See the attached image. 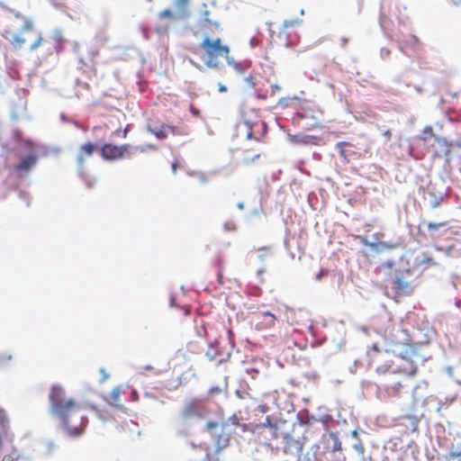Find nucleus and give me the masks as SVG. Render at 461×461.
I'll return each instance as SVG.
<instances>
[{
    "mask_svg": "<svg viewBox=\"0 0 461 461\" xmlns=\"http://www.w3.org/2000/svg\"><path fill=\"white\" fill-rule=\"evenodd\" d=\"M238 131H244L248 140H262L267 133V123L261 121L255 109H247L242 112V121L239 122Z\"/></svg>",
    "mask_w": 461,
    "mask_h": 461,
    "instance_id": "nucleus-4",
    "label": "nucleus"
},
{
    "mask_svg": "<svg viewBox=\"0 0 461 461\" xmlns=\"http://www.w3.org/2000/svg\"><path fill=\"white\" fill-rule=\"evenodd\" d=\"M219 427V424L217 421H212V420H210L208 421L206 424H205V429L207 430H212V429H215Z\"/></svg>",
    "mask_w": 461,
    "mask_h": 461,
    "instance_id": "nucleus-32",
    "label": "nucleus"
},
{
    "mask_svg": "<svg viewBox=\"0 0 461 461\" xmlns=\"http://www.w3.org/2000/svg\"><path fill=\"white\" fill-rule=\"evenodd\" d=\"M158 17L160 19H166V18L172 19V18H174V14L170 9H165L158 14Z\"/></svg>",
    "mask_w": 461,
    "mask_h": 461,
    "instance_id": "nucleus-30",
    "label": "nucleus"
},
{
    "mask_svg": "<svg viewBox=\"0 0 461 461\" xmlns=\"http://www.w3.org/2000/svg\"><path fill=\"white\" fill-rule=\"evenodd\" d=\"M261 316L266 320V327L271 328L275 326L276 321L275 314L270 312H264L261 313Z\"/></svg>",
    "mask_w": 461,
    "mask_h": 461,
    "instance_id": "nucleus-21",
    "label": "nucleus"
},
{
    "mask_svg": "<svg viewBox=\"0 0 461 461\" xmlns=\"http://www.w3.org/2000/svg\"><path fill=\"white\" fill-rule=\"evenodd\" d=\"M201 50L200 56L203 62L208 67L217 68L220 65L221 58H227L230 54V47L222 42V41L213 35L203 37V41L199 44Z\"/></svg>",
    "mask_w": 461,
    "mask_h": 461,
    "instance_id": "nucleus-3",
    "label": "nucleus"
},
{
    "mask_svg": "<svg viewBox=\"0 0 461 461\" xmlns=\"http://www.w3.org/2000/svg\"><path fill=\"white\" fill-rule=\"evenodd\" d=\"M336 147L339 149L340 157L345 160H348V157L354 154L353 151H350L346 149L348 147H353V144H351L350 142L340 141L336 144Z\"/></svg>",
    "mask_w": 461,
    "mask_h": 461,
    "instance_id": "nucleus-17",
    "label": "nucleus"
},
{
    "mask_svg": "<svg viewBox=\"0 0 461 461\" xmlns=\"http://www.w3.org/2000/svg\"><path fill=\"white\" fill-rule=\"evenodd\" d=\"M147 130L158 140H166L168 134L180 135V131L176 127L169 124L162 123L159 127L148 125Z\"/></svg>",
    "mask_w": 461,
    "mask_h": 461,
    "instance_id": "nucleus-10",
    "label": "nucleus"
},
{
    "mask_svg": "<svg viewBox=\"0 0 461 461\" xmlns=\"http://www.w3.org/2000/svg\"><path fill=\"white\" fill-rule=\"evenodd\" d=\"M395 267V262L392 261V260H387L385 262H383L380 266H379V270H386V269H393Z\"/></svg>",
    "mask_w": 461,
    "mask_h": 461,
    "instance_id": "nucleus-29",
    "label": "nucleus"
},
{
    "mask_svg": "<svg viewBox=\"0 0 461 461\" xmlns=\"http://www.w3.org/2000/svg\"><path fill=\"white\" fill-rule=\"evenodd\" d=\"M97 146L92 142H87L80 146L77 157L78 164L83 165L85 158L92 156L96 150Z\"/></svg>",
    "mask_w": 461,
    "mask_h": 461,
    "instance_id": "nucleus-14",
    "label": "nucleus"
},
{
    "mask_svg": "<svg viewBox=\"0 0 461 461\" xmlns=\"http://www.w3.org/2000/svg\"><path fill=\"white\" fill-rule=\"evenodd\" d=\"M419 139L422 141H429L431 139H434L435 142L442 148V150L445 154H448L450 152V144L445 138L437 137L434 133L433 128L431 126H426L423 128L420 136Z\"/></svg>",
    "mask_w": 461,
    "mask_h": 461,
    "instance_id": "nucleus-9",
    "label": "nucleus"
},
{
    "mask_svg": "<svg viewBox=\"0 0 461 461\" xmlns=\"http://www.w3.org/2000/svg\"><path fill=\"white\" fill-rule=\"evenodd\" d=\"M412 276L413 271L409 267L394 270L390 279L391 289L394 298L410 296L413 294L415 285L411 278Z\"/></svg>",
    "mask_w": 461,
    "mask_h": 461,
    "instance_id": "nucleus-5",
    "label": "nucleus"
},
{
    "mask_svg": "<svg viewBox=\"0 0 461 461\" xmlns=\"http://www.w3.org/2000/svg\"><path fill=\"white\" fill-rule=\"evenodd\" d=\"M334 449H335V450H339V449H340V442H338V443L335 445Z\"/></svg>",
    "mask_w": 461,
    "mask_h": 461,
    "instance_id": "nucleus-48",
    "label": "nucleus"
},
{
    "mask_svg": "<svg viewBox=\"0 0 461 461\" xmlns=\"http://www.w3.org/2000/svg\"><path fill=\"white\" fill-rule=\"evenodd\" d=\"M9 428H10V420L6 414V411L3 408L0 407V429H1L4 437L5 438V439L8 442L13 443L14 436V434L8 432Z\"/></svg>",
    "mask_w": 461,
    "mask_h": 461,
    "instance_id": "nucleus-13",
    "label": "nucleus"
},
{
    "mask_svg": "<svg viewBox=\"0 0 461 461\" xmlns=\"http://www.w3.org/2000/svg\"><path fill=\"white\" fill-rule=\"evenodd\" d=\"M135 149L137 150H139L140 152L143 153V152H147L149 150L155 151V150L158 149V147L155 144L148 143V144H145V145H141V146L136 147Z\"/></svg>",
    "mask_w": 461,
    "mask_h": 461,
    "instance_id": "nucleus-27",
    "label": "nucleus"
},
{
    "mask_svg": "<svg viewBox=\"0 0 461 461\" xmlns=\"http://www.w3.org/2000/svg\"><path fill=\"white\" fill-rule=\"evenodd\" d=\"M122 390L120 386L114 387L105 397L106 402L114 407H120V396Z\"/></svg>",
    "mask_w": 461,
    "mask_h": 461,
    "instance_id": "nucleus-16",
    "label": "nucleus"
},
{
    "mask_svg": "<svg viewBox=\"0 0 461 461\" xmlns=\"http://www.w3.org/2000/svg\"><path fill=\"white\" fill-rule=\"evenodd\" d=\"M204 8L206 5H204ZM221 25L218 22L212 21L210 17V12L204 9L197 21L195 35H202L203 37L208 35H213L216 31H221Z\"/></svg>",
    "mask_w": 461,
    "mask_h": 461,
    "instance_id": "nucleus-8",
    "label": "nucleus"
},
{
    "mask_svg": "<svg viewBox=\"0 0 461 461\" xmlns=\"http://www.w3.org/2000/svg\"><path fill=\"white\" fill-rule=\"evenodd\" d=\"M260 157V153H257L255 154L254 156L252 157H248L246 156L244 158H243V161L246 163V164H249V163H251V162H254L255 159L258 158Z\"/></svg>",
    "mask_w": 461,
    "mask_h": 461,
    "instance_id": "nucleus-33",
    "label": "nucleus"
},
{
    "mask_svg": "<svg viewBox=\"0 0 461 461\" xmlns=\"http://www.w3.org/2000/svg\"><path fill=\"white\" fill-rule=\"evenodd\" d=\"M218 90H219L220 93H226L228 89H227V87L224 85L219 83Z\"/></svg>",
    "mask_w": 461,
    "mask_h": 461,
    "instance_id": "nucleus-41",
    "label": "nucleus"
},
{
    "mask_svg": "<svg viewBox=\"0 0 461 461\" xmlns=\"http://www.w3.org/2000/svg\"><path fill=\"white\" fill-rule=\"evenodd\" d=\"M384 136L386 137L387 139H390L391 138V131H386L384 132Z\"/></svg>",
    "mask_w": 461,
    "mask_h": 461,
    "instance_id": "nucleus-46",
    "label": "nucleus"
},
{
    "mask_svg": "<svg viewBox=\"0 0 461 461\" xmlns=\"http://www.w3.org/2000/svg\"><path fill=\"white\" fill-rule=\"evenodd\" d=\"M454 146L458 149H461V138L455 141Z\"/></svg>",
    "mask_w": 461,
    "mask_h": 461,
    "instance_id": "nucleus-43",
    "label": "nucleus"
},
{
    "mask_svg": "<svg viewBox=\"0 0 461 461\" xmlns=\"http://www.w3.org/2000/svg\"><path fill=\"white\" fill-rule=\"evenodd\" d=\"M191 111L194 114H198V111H196L194 107H191Z\"/></svg>",
    "mask_w": 461,
    "mask_h": 461,
    "instance_id": "nucleus-50",
    "label": "nucleus"
},
{
    "mask_svg": "<svg viewBox=\"0 0 461 461\" xmlns=\"http://www.w3.org/2000/svg\"><path fill=\"white\" fill-rule=\"evenodd\" d=\"M174 301H175V300L172 298V299H171V305H173V304H174Z\"/></svg>",
    "mask_w": 461,
    "mask_h": 461,
    "instance_id": "nucleus-52",
    "label": "nucleus"
},
{
    "mask_svg": "<svg viewBox=\"0 0 461 461\" xmlns=\"http://www.w3.org/2000/svg\"><path fill=\"white\" fill-rule=\"evenodd\" d=\"M127 130L124 131V137H126Z\"/></svg>",
    "mask_w": 461,
    "mask_h": 461,
    "instance_id": "nucleus-53",
    "label": "nucleus"
},
{
    "mask_svg": "<svg viewBox=\"0 0 461 461\" xmlns=\"http://www.w3.org/2000/svg\"><path fill=\"white\" fill-rule=\"evenodd\" d=\"M283 452L286 455L299 456L303 451V444L299 439L286 434L283 438Z\"/></svg>",
    "mask_w": 461,
    "mask_h": 461,
    "instance_id": "nucleus-11",
    "label": "nucleus"
},
{
    "mask_svg": "<svg viewBox=\"0 0 461 461\" xmlns=\"http://www.w3.org/2000/svg\"><path fill=\"white\" fill-rule=\"evenodd\" d=\"M132 149L133 148L128 143L122 145L105 143L100 148L99 153L103 159L113 161L130 158Z\"/></svg>",
    "mask_w": 461,
    "mask_h": 461,
    "instance_id": "nucleus-7",
    "label": "nucleus"
},
{
    "mask_svg": "<svg viewBox=\"0 0 461 461\" xmlns=\"http://www.w3.org/2000/svg\"><path fill=\"white\" fill-rule=\"evenodd\" d=\"M32 32V24L30 22H26L23 28V33L30 34Z\"/></svg>",
    "mask_w": 461,
    "mask_h": 461,
    "instance_id": "nucleus-31",
    "label": "nucleus"
},
{
    "mask_svg": "<svg viewBox=\"0 0 461 461\" xmlns=\"http://www.w3.org/2000/svg\"><path fill=\"white\" fill-rule=\"evenodd\" d=\"M371 246L375 247L377 250L393 249L397 247L396 244L388 242H379L377 244H372Z\"/></svg>",
    "mask_w": 461,
    "mask_h": 461,
    "instance_id": "nucleus-24",
    "label": "nucleus"
},
{
    "mask_svg": "<svg viewBox=\"0 0 461 461\" xmlns=\"http://www.w3.org/2000/svg\"><path fill=\"white\" fill-rule=\"evenodd\" d=\"M272 41L280 47H291L294 45L289 38L288 27L285 25L277 33L273 32Z\"/></svg>",
    "mask_w": 461,
    "mask_h": 461,
    "instance_id": "nucleus-12",
    "label": "nucleus"
},
{
    "mask_svg": "<svg viewBox=\"0 0 461 461\" xmlns=\"http://www.w3.org/2000/svg\"><path fill=\"white\" fill-rule=\"evenodd\" d=\"M403 350L395 356V360H390L388 350L383 351L377 343L370 346L366 351L367 365L375 366V373L378 375L389 374L414 376L418 372V366L412 358L418 357V346L415 343L404 342Z\"/></svg>",
    "mask_w": 461,
    "mask_h": 461,
    "instance_id": "nucleus-1",
    "label": "nucleus"
},
{
    "mask_svg": "<svg viewBox=\"0 0 461 461\" xmlns=\"http://www.w3.org/2000/svg\"><path fill=\"white\" fill-rule=\"evenodd\" d=\"M403 387L402 383H395L393 384L387 385L385 387V392L390 397H398L402 393V388Z\"/></svg>",
    "mask_w": 461,
    "mask_h": 461,
    "instance_id": "nucleus-19",
    "label": "nucleus"
},
{
    "mask_svg": "<svg viewBox=\"0 0 461 461\" xmlns=\"http://www.w3.org/2000/svg\"><path fill=\"white\" fill-rule=\"evenodd\" d=\"M221 390L218 387H212L210 389L211 393H219Z\"/></svg>",
    "mask_w": 461,
    "mask_h": 461,
    "instance_id": "nucleus-44",
    "label": "nucleus"
},
{
    "mask_svg": "<svg viewBox=\"0 0 461 461\" xmlns=\"http://www.w3.org/2000/svg\"><path fill=\"white\" fill-rule=\"evenodd\" d=\"M355 447L359 454H364L365 448L362 443H358L357 445L355 446Z\"/></svg>",
    "mask_w": 461,
    "mask_h": 461,
    "instance_id": "nucleus-40",
    "label": "nucleus"
},
{
    "mask_svg": "<svg viewBox=\"0 0 461 461\" xmlns=\"http://www.w3.org/2000/svg\"><path fill=\"white\" fill-rule=\"evenodd\" d=\"M176 5L184 10L187 5V0H176Z\"/></svg>",
    "mask_w": 461,
    "mask_h": 461,
    "instance_id": "nucleus-38",
    "label": "nucleus"
},
{
    "mask_svg": "<svg viewBox=\"0 0 461 461\" xmlns=\"http://www.w3.org/2000/svg\"><path fill=\"white\" fill-rule=\"evenodd\" d=\"M208 413L209 410L203 401L191 399L184 403L179 413V419L183 423H190L204 419Z\"/></svg>",
    "mask_w": 461,
    "mask_h": 461,
    "instance_id": "nucleus-6",
    "label": "nucleus"
},
{
    "mask_svg": "<svg viewBox=\"0 0 461 461\" xmlns=\"http://www.w3.org/2000/svg\"><path fill=\"white\" fill-rule=\"evenodd\" d=\"M20 457L18 449L15 447H11V451L3 456L2 461H17Z\"/></svg>",
    "mask_w": 461,
    "mask_h": 461,
    "instance_id": "nucleus-20",
    "label": "nucleus"
},
{
    "mask_svg": "<svg viewBox=\"0 0 461 461\" xmlns=\"http://www.w3.org/2000/svg\"><path fill=\"white\" fill-rule=\"evenodd\" d=\"M35 163L36 157L33 155H29L23 158L14 168L17 171H28L35 165Z\"/></svg>",
    "mask_w": 461,
    "mask_h": 461,
    "instance_id": "nucleus-15",
    "label": "nucleus"
},
{
    "mask_svg": "<svg viewBox=\"0 0 461 461\" xmlns=\"http://www.w3.org/2000/svg\"><path fill=\"white\" fill-rule=\"evenodd\" d=\"M230 438L227 434H220L218 435L215 440V448L216 452H221L222 449L229 446Z\"/></svg>",
    "mask_w": 461,
    "mask_h": 461,
    "instance_id": "nucleus-18",
    "label": "nucleus"
},
{
    "mask_svg": "<svg viewBox=\"0 0 461 461\" xmlns=\"http://www.w3.org/2000/svg\"><path fill=\"white\" fill-rule=\"evenodd\" d=\"M100 372L103 375L102 382H104V381H105L108 378V375H107V373L105 372V370L104 368H101Z\"/></svg>",
    "mask_w": 461,
    "mask_h": 461,
    "instance_id": "nucleus-42",
    "label": "nucleus"
},
{
    "mask_svg": "<svg viewBox=\"0 0 461 461\" xmlns=\"http://www.w3.org/2000/svg\"><path fill=\"white\" fill-rule=\"evenodd\" d=\"M328 274H329V270L328 269H321L319 274L316 276V279L317 280H321V277L327 276Z\"/></svg>",
    "mask_w": 461,
    "mask_h": 461,
    "instance_id": "nucleus-36",
    "label": "nucleus"
},
{
    "mask_svg": "<svg viewBox=\"0 0 461 461\" xmlns=\"http://www.w3.org/2000/svg\"><path fill=\"white\" fill-rule=\"evenodd\" d=\"M234 68H235L238 71L241 72V69L240 68V64L235 63V64H234Z\"/></svg>",
    "mask_w": 461,
    "mask_h": 461,
    "instance_id": "nucleus-49",
    "label": "nucleus"
},
{
    "mask_svg": "<svg viewBox=\"0 0 461 461\" xmlns=\"http://www.w3.org/2000/svg\"><path fill=\"white\" fill-rule=\"evenodd\" d=\"M273 87L275 88V90H279V89H280V87H279V86H273Z\"/></svg>",
    "mask_w": 461,
    "mask_h": 461,
    "instance_id": "nucleus-51",
    "label": "nucleus"
},
{
    "mask_svg": "<svg viewBox=\"0 0 461 461\" xmlns=\"http://www.w3.org/2000/svg\"><path fill=\"white\" fill-rule=\"evenodd\" d=\"M81 405L73 398L59 397V425L70 437L80 436L86 426Z\"/></svg>",
    "mask_w": 461,
    "mask_h": 461,
    "instance_id": "nucleus-2",
    "label": "nucleus"
},
{
    "mask_svg": "<svg viewBox=\"0 0 461 461\" xmlns=\"http://www.w3.org/2000/svg\"><path fill=\"white\" fill-rule=\"evenodd\" d=\"M249 84L254 85L253 78L251 77H247L246 79Z\"/></svg>",
    "mask_w": 461,
    "mask_h": 461,
    "instance_id": "nucleus-47",
    "label": "nucleus"
},
{
    "mask_svg": "<svg viewBox=\"0 0 461 461\" xmlns=\"http://www.w3.org/2000/svg\"><path fill=\"white\" fill-rule=\"evenodd\" d=\"M420 264L425 267H428L436 265V262L431 256L424 254Z\"/></svg>",
    "mask_w": 461,
    "mask_h": 461,
    "instance_id": "nucleus-26",
    "label": "nucleus"
},
{
    "mask_svg": "<svg viewBox=\"0 0 461 461\" xmlns=\"http://www.w3.org/2000/svg\"><path fill=\"white\" fill-rule=\"evenodd\" d=\"M258 411L262 413H266L268 411V406L267 404H260L258 406Z\"/></svg>",
    "mask_w": 461,
    "mask_h": 461,
    "instance_id": "nucleus-39",
    "label": "nucleus"
},
{
    "mask_svg": "<svg viewBox=\"0 0 461 461\" xmlns=\"http://www.w3.org/2000/svg\"><path fill=\"white\" fill-rule=\"evenodd\" d=\"M264 427L270 428L271 429L274 430V432H276L277 430V429H278L277 424L276 423H273L272 420H271V418L269 416L266 417L265 421L263 423L256 425L255 429H259V428H264Z\"/></svg>",
    "mask_w": 461,
    "mask_h": 461,
    "instance_id": "nucleus-23",
    "label": "nucleus"
},
{
    "mask_svg": "<svg viewBox=\"0 0 461 461\" xmlns=\"http://www.w3.org/2000/svg\"><path fill=\"white\" fill-rule=\"evenodd\" d=\"M200 461H219L218 458L214 457L212 453H207L203 459Z\"/></svg>",
    "mask_w": 461,
    "mask_h": 461,
    "instance_id": "nucleus-34",
    "label": "nucleus"
},
{
    "mask_svg": "<svg viewBox=\"0 0 461 461\" xmlns=\"http://www.w3.org/2000/svg\"><path fill=\"white\" fill-rule=\"evenodd\" d=\"M41 36H37L35 41L31 45V50L36 49L41 44Z\"/></svg>",
    "mask_w": 461,
    "mask_h": 461,
    "instance_id": "nucleus-37",
    "label": "nucleus"
},
{
    "mask_svg": "<svg viewBox=\"0 0 461 461\" xmlns=\"http://www.w3.org/2000/svg\"><path fill=\"white\" fill-rule=\"evenodd\" d=\"M50 398H51V400H52V404H53V406L55 407V406L57 405V402H56V401H55V399H54V391L52 392V393H51V395H50Z\"/></svg>",
    "mask_w": 461,
    "mask_h": 461,
    "instance_id": "nucleus-45",
    "label": "nucleus"
},
{
    "mask_svg": "<svg viewBox=\"0 0 461 461\" xmlns=\"http://www.w3.org/2000/svg\"><path fill=\"white\" fill-rule=\"evenodd\" d=\"M448 223L449 222L447 221H439V222H428L426 225H427V229L430 232H434V231H437L439 228L447 227Z\"/></svg>",
    "mask_w": 461,
    "mask_h": 461,
    "instance_id": "nucleus-22",
    "label": "nucleus"
},
{
    "mask_svg": "<svg viewBox=\"0 0 461 461\" xmlns=\"http://www.w3.org/2000/svg\"><path fill=\"white\" fill-rule=\"evenodd\" d=\"M26 38L22 35H14L11 41L12 44L15 46H21L26 41Z\"/></svg>",
    "mask_w": 461,
    "mask_h": 461,
    "instance_id": "nucleus-28",
    "label": "nucleus"
},
{
    "mask_svg": "<svg viewBox=\"0 0 461 461\" xmlns=\"http://www.w3.org/2000/svg\"><path fill=\"white\" fill-rule=\"evenodd\" d=\"M179 167H180V164H179L178 160H176H176H174V161L172 162V164H171L172 172H173L174 174H176V171H177V169H178Z\"/></svg>",
    "mask_w": 461,
    "mask_h": 461,
    "instance_id": "nucleus-35",
    "label": "nucleus"
},
{
    "mask_svg": "<svg viewBox=\"0 0 461 461\" xmlns=\"http://www.w3.org/2000/svg\"><path fill=\"white\" fill-rule=\"evenodd\" d=\"M13 358L12 354L8 352L0 353V367L6 366V364Z\"/></svg>",
    "mask_w": 461,
    "mask_h": 461,
    "instance_id": "nucleus-25",
    "label": "nucleus"
}]
</instances>
